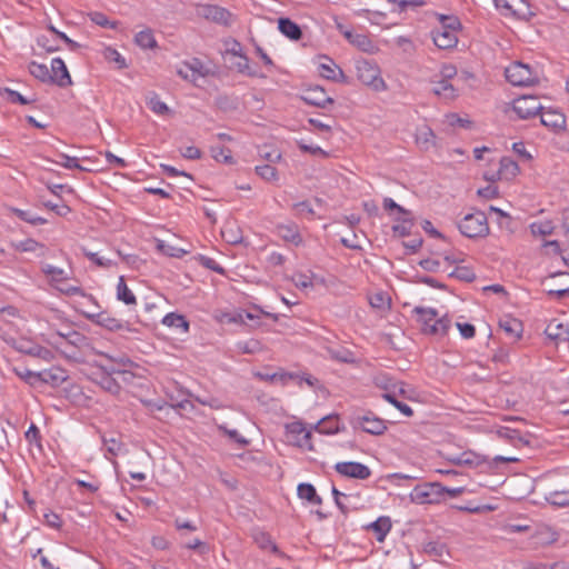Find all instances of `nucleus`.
I'll return each mask as SVG.
<instances>
[{"mask_svg":"<svg viewBox=\"0 0 569 569\" xmlns=\"http://www.w3.org/2000/svg\"><path fill=\"white\" fill-rule=\"evenodd\" d=\"M413 312L418 315L421 330L428 335L443 336L450 328V320L446 317L437 318L438 312L433 308L416 307Z\"/></svg>","mask_w":569,"mask_h":569,"instance_id":"nucleus-1","label":"nucleus"},{"mask_svg":"<svg viewBox=\"0 0 569 569\" xmlns=\"http://www.w3.org/2000/svg\"><path fill=\"white\" fill-rule=\"evenodd\" d=\"M458 229L467 238H485L490 231L487 216L482 211L466 214L458 222Z\"/></svg>","mask_w":569,"mask_h":569,"instance_id":"nucleus-2","label":"nucleus"},{"mask_svg":"<svg viewBox=\"0 0 569 569\" xmlns=\"http://www.w3.org/2000/svg\"><path fill=\"white\" fill-rule=\"evenodd\" d=\"M52 343L64 353H74V350H82L90 346L89 339L77 330L56 331L51 336Z\"/></svg>","mask_w":569,"mask_h":569,"instance_id":"nucleus-3","label":"nucleus"},{"mask_svg":"<svg viewBox=\"0 0 569 569\" xmlns=\"http://www.w3.org/2000/svg\"><path fill=\"white\" fill-rule=\"evenodd\" d=\"M506 79L512 86L528 87L539 82L537 71H533L529 64L516 61L505 70Z\"/></svg>","mask_w":569,"mask_h":569,"instance_id":"nucleus-4","label":"nucleus"},{"mask_svg":"<svg viewBox=\"0 0 569 569\" xmlns=\"http://www.w3.org/2000/svg\"><path fill=\"white\" fill-rule=\"evenodd\" d=\"M446 487L440 482L417 485L410 492V499L419 505L439 503L445 496Z\"/></svg>","mask_w":569,"mask_h":569,"instance_id":"nucleus-5","label":"nucleus"},{"mask_svg":"<svg viewBox=\"0 0 569 569\" xmlns=\"http://www.w3.org/2000/svg\"><path fill=\"white\" fill-rule=\"evenodd\" d=\"M357 77L363 84L372 88L375 91L386 89L385 80L380 76L379 67L368 60H359L356 64Z\"/></svg>","mask_w":569,"mask_h":569,"instance_id":"nucleus-6","label":"nucleus"},{"mask_svg":"<svg viewBox=\"0 0 569 569\" xmlns=\"http://www.w3.org/2000/svg\"><path fill=\"white\" fill-rule=\"evenodd\" d=\"M493 3L505 17L529 21L535 16L526 0H493Z\"/></svg>","mask_w":569,"mask_h":569,"instance_id":"nucleus-7","label":"nucleus"},{"mask_svg":"<svg viewBox=\"0 0 569 569\" xmlns=\"http://www.w3.org/2000/svg\"><path fill=\"white\" fill-rule=\"evenodd\" d=\"M512 110L520 119H530L539 114L543 107L536 96H521L512 101Z\"/></svg>","mask_w":569,"mask_h":569,"instance_id":"nucleus-8","label":"nucleus"},{"mask_svg":"<svg viewBox=\"0 0 569 569\" xmlns=\"http://www.w3.org/2000/svg\"><path fill=\"white\" fill-rule=\"evenodd\" d=\"M353 428H359L363 432L380 436L387 430L386 421L375 416L372 412H367L362 416H356L351 420Z\"/></svg>","mask_w":569,"mask_h":569,"instance_id":"nucleus-9","label":"nucleus"},{"mask_svg":"<svg viewBox=\"0 0 569 569\" xmlns=\"http://www.w3.org/2000/svg\"><path fill=\"white\" fill-rule=\"evenodd\" d=\"M83 317L88 320H90L92 323L98 325L109 331H120V330H128V331H134L133 329H130L129 323L121 321L119 319H116L111 317L108 312L101 311V312H82Z\"/></svg>","mask_w":569,"mask_h":569,"instance_id":"nucleus-10","label":"nucleus"},{"mask_svg":"<svg viewBox=\"0 0 569 569\" xmlns=\"http://www.w3.org/2000/svg\"><path fill=\"white\" fill-rule=\"evenodd\" d=\"M335 470L348 478L365 480L371 476V470L368 466L357 461H342L335 465Z\"/></svg>","mask_w":569,"mask_h":569,"instance_id":"nucleus-11","label":"nucleus"},{"mask_svg":"<svg viewBox=\"0 0 569 569\" xmlns=\"http://www.w3.org/2000/svg\"><path fill=\"white\" fill-rule=\"evenodd\" d=\"M520 172V168L518 163L512 160L510 157H502L500 159V167L499 170L496 173H492L491 176L486 174L485 179L491 182H495L496 180H512L516 178Z\"/></svg>","mask_w":569,"mask_h":569,"instance_id":"nucleus-12","label":"nucleus"},{"mask_svg":"<svg viewBox=\"0 0 569 569\" xmlns=\"http://www.w3.org/2000/svg\"><path fill=\"white\" fill-rule=\"evenodd\" d=\"M50 83L57 84L60 88H66L72 84L71 76L64 61L61 58H53L51 60Z\"/></svg>","mask_w":569,"mask_h":569,"instance_id":"nucleus-13","label":"nucleus"},{"mask_svg":"<svg viewBox=\"0 0 569 569\" xmlns=\"http://www.w3.org/2000/svg\"><path fill=\"white\" fill-rule=\"evenodd\" d=\"M301 98L306 103L318 108H326L333 103V99L320 86L308 87L303 90Z\"/></svg>","mask_w":569,"mask_h":569,"instance_id":"nucleus-14","label":"nucleus"},{"mask_svg":"<svg viewBox=\"0 0 569 569\" xmlns=\"http://www.w3.org/2000/svg\"><path fill=\"white\" fill-rule=\"evenodd\" d=\"M201 14L216 23L224 27L231 26L233 22V14L226 8L216 4H206L201 9Z\"/></svg>","mask_w":569,"mask_h":569,"instance_id":"nucleus-15","label":"nucleus"},{"mask_svg":"<svg viewBox=\"0 0 569 569\" xmlns=\"http://www.w3.org/2000/svg\"><path fill=\"white\" fill-rule=\"evenodd\" d=\"M540 122L553 132H559L566 127V117L557 109H543L540 112Z\"/></svg>","mask_w":569,"mask_h":569,"instance_id":"nucleus-16","label":"nucleus"},{"mask_svg":"<svg viewBox=\"0 0 569 569\" xmlns=\"http://www.w3.org/2000/svg\"><path fill=\"white\" fill-rule=\"evenodd\" d=\"M346 40L362 52L373 54L379 51L378 46L367 33L347 32Z\"/></svg>","mask_w":569,"mask_h":569,"instance_id":"nucleus-17","label":"nucleus"},{"mask_svg":"<svg viewBox=\"0 0 569 569\" xmlns=\"http://www.w3.org/2000/svg\"><path fill=\"white\" fill-rule=\"evenodd\" d=\"M323 62L319 64V73L322 78L336 82H346V76L342 69L329 57H323Z\"/></svg>","mask_w":569,"mask_h":569,"instance_id":"nucleus-18","label":"nucleus"},{"mask_svg":"<svg viewBox=\"0 0 569 569\" xmlns=\"http://www.w3.org/2000/svg\"><path fill=\"white\" fill-rule=\"evenodd\" d=\"M103 450H104V457L112 462V465L116 467L118 462L113 459L118 455L122 453L126 446L124 443L114 436H107L103 435L101 437Z\"/></svg>","mask_w":569,"mask_h":569,"instance_id":"nucleus-19","label":"nucleus"},{"mask_svg":"<svg viewBox=\"0 0 569 569\" xmlns=\"http://www.w3.org/2000/svg\"><path fill=\"white\" fill-rule=\"evenodd\" d=\"M287 432L295 437L296 443L299 447H306L309 450H312L313 447L310 442L311 431L307 430L302 422H292L287 425Z\"/></svg>","mask_w":569,"mask_h":569,"instance_id":"nucleus-20","label":"nucleus"},{"mask_svg":"<svg viewBox=\"0 0 569 569\" xmlns=\"http://www.w3.org/2000/svg\"><path fill=\"white\" fill-rule=\"evenodd\" d=\"M433 43L439 49H452L458 43L457 33L451 30H442L435 28L431 32Z\"/></svg>","mask_w":569,"mask_h":569,"instance_id":"nucleus-21","label":"nucleus"},{"mask_svg":"<svg viewBox=\"0 0 569 569\" xmlns=\"http://www.w3.org/2000/svg\"><path fill=\"white\" fill-rule=\"evenodd\" d=\"M545 333L555 341H567L569 339V323L552 319L546 327Z\"/></svg>","mask_w":569,"mask_h":569,"instance_id":"nucleus-22","label":"nucleus"},{"mask_svg":"<svg viewBox=\"0 0 569 569\" xmlns=\"http://www.w3.org/2000/svg\"><path fill=\"white\" fill-rule=\"evenodd\" d=\"M276 229L282 240L291 242L297 247L302 244V237L296 223L278 224Z\"/></svg>","mask_w":569,"mask_h":569,"instance_id":"nucleus-23","label":"nucleus"},{"mask_svg":"<svg viewBox=\"0 0 569 569\" xmlns=\"http://www.w3.org/2000/svg\"><path fill=\"white\" fill-rule=\"evenodd\" d=\"M91 380L98 386H100L103 390L112 395L119 393L121 389L120 385L116 381V379L111 375H108L106 372L93 371L91 375Z\"/></svg>","mask_w":569,"mask_h":569,"instance_id":"nucleus-24","label":"nucleus"},{"mask_svg":"<svg viewBox=\"0 0 569 569\" xmlns=\"http://www.w3.org/2000/svg\"><path fill=\"white\" fill-rule=\"evenodd\" d=\"M279 31L290 40L298 41L302 38V30L298 23L290 18L278 19Z\"/></svg>","mask_w":569,"mask_h":569,"instance_id":"nucleus-25","label":"nucleus"},{"mask_svg":"<svg viewBox=\"0 0 569 569\" xmlns=\"http://www.w3.org/2000/svg\"><path fill=\"white\" fill-rule=\"evenodd\" d=\"M432 92L447 100H453L458 97V89L455 84L446 79L440 78L437 81H432Z\"/></svg>","mask_w":569,"mask_h":569,"instance_id":"nucleus-26","label":"nucleus"},{"mask_svg":"<svg viewBox=\"0 0 569 569\" xmlns=\"http://www.w3.org/2000/svg\"><path fill=\"white\" fill-rule=\"evenodd\" d=\"M107 359V363H97V371L98 372H106L108 375H116V373H124L126 370L123 369L126 365L129 362L128 359H113L107 355H104Z\"/></svg>","mask_w":569,"mask_h":569,"instance_id":"nucleus-27","label":"nucleus"},{"mask_svg":"<svg viewBox=\"0 0 569 569\" xmlns=\"http://www.w3.org/2000/svg\"><path fill=\"white\" fill-rule=\"evenodd\" d=\"M222 239L230 244H239L242 242V231L236 221H227L221 229Z\"/></svg>","mask_w":569,"mask_h":569,"instance_id":"nucleus-28","label":"nucleus"},{"mask_svg":"<svg viewBox=\"0 0 569 569\" xmlns=\"http://www.w3.org/2000/svg\"><path fill=\"white\" fill-rule=\"evenodd\" d=\"M368 530H372L375 532L376 539L379 542H382L391 530V520L389 517L382 516L379 517L376 521L369 523L366 527Z\"/></svg>","mask_w":569,"mask_h":569,"instance_id":"nucleus-29","label":"nucleus"},{"mask_svg":"<svg viewBox=\"0 0 569 569\" xmlns=\"http://www.w3.org/2000/svg\"><path fill=\"white\" fill-rule=\"evenodd\" d=\"M37 380L52 386H58L67 380V375L64 370L56 368L39 372V375H37Z\"/></svg>","mask_w":569,"mask_h":569,"instance_id":"nucleus-30","label":"nucleus"},{"mask_svg":"<svg viewBox=\"0 0 569 569\" xmlns=\"http://www.w3.org/2000/svg\"><path fill=\"white\" fill-rule=\"evenodd\" d=\"M499 327L511 338L518 339L522 332V323L516 318L505 317L500 319Z\"/></svg>","mask_w":569,"mask_h":569,"instance_id":"nucleus-31","label":"nucleus"},{"mask_svg":"<svg viewBox=\"0 0 569 569\" xmlns=\"http://www.w3.org/2000/svg\"><path fill=\"white\" fill-rule=\"evenodd\" d=\"M162 325L170 328L181 329L182 332H188L190 328L189 321L186 317L176 312L166 315L162 319Z\"/></svg>","mask_w":569,"mask_h":569,"instance_id":"nucleus-32","label":"nucleus"},{"mask_svg":"<svg viewBox=\"0 0 569 569\" xmlns=\"http://www.w3.org/2000/svg\"><path fill=\"white\" fill-rule=\"evenodd\" d=\"M297 493L300 499H305L313 505H321L322 498L317 493L316 488L311 483H300L297 488Z\"/></svg>","mask_w":569,"mask_h":569,"instance_id":"nucleus-33","label":"nucleus"},{"mask_svg":"<svg viewBox=\"0 0 569 569\" xmlns=\"http://www.w3.org/2000/svg\"><path fill=\"white\" fill-rule=\"evenodd\" d=\"M415 226V218L412 212L408 210L407 214H402L401 223L392 226V231L398 237H408L411 233V229Z\"/></svg>","mask_w":569,"mask_h":569,"instance_id":"nucleus-34","label":"nucleus"},{"mask_svg":"<svg viewBox=\"0 0 569 569\" xmlns=\"http://www.w3.org/2000/svg\"><path fill=\"white\" fill-rule=\"evenodd\" d=\"M315 429L320 433L331 435L339 431V419L338 416H327L320 419Z\"/></svg>","mask_w":569,"mask_h":569,"instance_id":"nucleus-35","label":"nucleus"},{"mask_svg":"<svg viewBox=\"0 0 569 569\" xmlns=\"http://www.w3.org/2000/svg\"><path fill=\"white\" fill-rule=\"evenodd\" d=\"M28 70L31 76H33L36 79L43 83H50V70L44 63H39L37 61H31L28 64Z\"/></svg>","mask_w":569,"mask_h":569,"instance_id":"nucleus-36","label":"nucleus"},{"mask_svg":"<svg viewBox=\"0 0 569 569\" xmlns=\"http://www.w3.org/2000/svg\"><path fill=\"white\" fill-rule=\"evenodd\" d=\"M435 139L436 136L429 127H423L419 129V131L416 134V142L423 150H429L431 147H433Z\"/></svg>","mask_w":569,"mask_h":569,"instance_id":"nucleus-37","label":"nucleus"},{"mask_svg":"<svg viewBox=\"0 0 569 569\" xmlns=\"http://www.w3.org/2000/svg\"><path fill=\"white\" fill-rule=\"evenodd\" d=\"M117 298L128 306L136 305L137 299L133 292L128 288L124 278L121 276L117 286Z\"/></svg>","mask_w":569,"mask_h":569,"instance_id":"nucleus-38","label":"nucleus"},{"mask_svg":"<svg viewBox=\"0 0 569 569\" xmlns=\"http://www.w3.org/2000/svg\"><path fill=\"white\" fill-rule=\"evenodd\" d=\"M369 303L373 309L386 311L391 307V299L386 292L378 291L369 297Z\"/></svg>","mask_w":569,"mask_h":569,"instance_id":"nucleus-39","label":"nucleus"},{"mask_svg":"<svg viewBox=\"0 0 569 569\" xmlns=\"http://www.w3.org/2000/svg\"><path fill=\"white\" fill-rule=\"evenodd\" d=\"M134 42L142 49H153L157 47V41L151 29L138 32L134 37Z\"/></svg>","mask_w":569,"mask_h":569,"instance_id":"nucleus-40","label":"nucleus"},{"mask_svg":"<svg viewBox=\"0 0 569 569\" xmlns=\"http://www.w3.org/2000/svg\"><path fill=\"white\" fill-rule=\"evenodd\" d=\"M472 77L473 76L468 71H463L461 74H458L457 68L453 64H443L440 69V78L449 81L455 78L458 80H467Z\"/></svg>","mask_w":569,"mask_h":569,"instance_id":"nucleus-41","label":"nucleus"},{"mask_svg":"<svg viewBox=\"0 0 569 569\" xmlns=\"http://www.w3.org/2000/svg\"><path fill=\"white\" fill-rule=\"evenodd\" d=\"M422 550L433 558H442L448 552L447 546L440 541H428L423 543Z\"/></svg>","mask_w":569,"mask_h":569,"instance_id":"nucleus-42","label":"nucleus"},{"mask_svg":"<svg viewBox=\"0 0 569 569\" xmlns=\"http://www.w3.org/2000/svg\"><path fill=\"white\" fill-rule=\"evenodd\" d=\"M41 270L50 278L51 282H60L68 279V276L62 268L44 263L42 264Z\"/></svg>","mask_w":569,"mask_h":569,"instance_id":"nucleus-43","label":"nucleus"},{"mask_svg":"<svg viewBox=\"0 0 569 569\" xmlns=\"http://www.w3.org/2000/svg\"><path fill=\"white\" fill-rule=\"evenodd\" d=\"M147 106L152 112H154L159 116H164L170 112L169 107L163 101L160 100V98L157 93H152L148 98Z\"/></svg>","mask_w":569,"mask_h":569,"instance_id":"nucleus-44","label":"nucleus"},{"mask_svg":"<svg viewBox=\"0 0 569 569\" xmlns=\"http://www.w3.org/2000/svg\"><path fill=\"white\" fill-rule=\"evenodd\" d=\"M102 56L108 62H114L119 69L127 68L126 59L114 48L104 47Z\"/></svg>","mask_w":569,"mask_h":569,"instance_id":"nucleus-45","label":"nucleus"},{"mask_svg":"<svg viewBox=\"0 0 569 569\" xmlns=\"http://www.w3.org/2000/svg\"><path fill=\"white\" fill-rule=\"evenodd\" d=\"M11 211L21 220L32 224V226H39V224H44L47 223V219L42 218V217H39V216H34L32 214L30 211H27V210H21V209H18V208H12Z\"/></svg>","mask_w":569,"mask_h":569,"instance_id":"nucleus-46","label":"nucleus"},{"mask_svg":"<svg viewBox=\"0 0 569 569\" xmlns=\"http://www.w3.org/2000/svg\"><path fill=\"white\" fill-rule=\"evenodd\" d=\"M497 435L499 438L509 440L512 443H517V442H523L526 445L529 443L527 440L526 441L523 440L521 433L518 430L511 429L508 427H501L500 429H498Z\"/></svg>","mask_w":569,"mask_h":569,"instance_id":"nucleus-47","label":"nucleus"},{"mask_svg":"<svg viewBox=\"0 0 569 569\" xmlns=\"http://www.w3.org/2000/svg\"><path fill=\"white\" fill-rule=\"evenodd\" d=\"M449 277L465 282H472L476 279V273L470 267L461 266L456 267L455 270L449 273Z\"/></svg>","mask_w":569,"mask_h":569,"instance_id":"nucleus-48","label":"nucleus"},{"mask_svg":"<svg viewBox=\"0 0 569 569\" xmlns=\"http://www.w3.org/2000/svg\"><path fill=\"white\" fill-rule=\"evenodd\" d=\"M89 18L93 23H96L97 26H100L102 28L117 29L118 24H119L118 21L109 20L104 13L99 12V11L90 12Z\"/></svg>","mask_w":569,"mask_h":569,"instance_id":"nucleus-49","label":"nucleus"},{"mask_svg":"<svg viewBox=\"0 0 569 569\" xmlns=\"http://www.w3.org/2000/svg\"><path fill=\"white\" fill-rule=\"evenodd\" d=\"M382 398L387 400L389 403H391L393 407H396L406 417H411L413 415V410L411 409V407L405 402L399 401L395 393H383Z\"/></svg>","mask_w":569,"mask_h":569,"instance_id":"nucleus-50","label":"nucleus"},{"mask_svg":"<svg viewBox=\"0 0 569 569\" xmlns=\"http://www.w3.org/2000/svg\"><path fill=\"white\" fill-rule=\"evenodd\" d=\"M256 172L259 177H261L266 181L278 180L277 169L270 164L257 166Z\"/></svg>","mask_w":569,"mask_h":569,"instance_id":"nucleus-51","label":"nucleus"},{"mask_svg":"<svg viewBox=\"0 0 569 569\" xmlns=\"http://www.w3.org/2000/svg\"><path fill=\"white\" fill-rule=\"evenodd\" d=\"M460 462L462 466L479 467L486 462V459L472 451H465L462 452V460H460Z\"/></svg>","mask_w":569,"mask_h":569,"instance_id":"nucleus-52","label":"nucleus"},{"mask_svg":"<svg viewBox=\"0 0 569 569\" xmlns=\"http://www.w3.org/2000/svg\"><path fill=\"white\" fill-rule=\"evenodd\" d=\"M12 247L20 252H33L38 248L42 247V244L34 239L29 238L19 242H13Z\"/></svg>","mask_w":569,"mask_h":569,"instance_id":"nucleus-53","label":"nucleus"},{"mask_svg":"<svg viewBox=\"0 0 569 569\" xmlns=\"http://www.w3.org/2000/svg\"><path fill=\"white\" fill-rule=\"evenodd\" d=\"M313 277H315L313 273H311L309 276V274L303 273V272H297V273L293 274L292 280H293L296 287H298L300 289H307V288H312L313 287V282H312V278Z\"/></svg>","mask_w":569,"mask_h":569,"instance_id":"nucleus-54","label":"nucleus"},{"mask_svg":"<svg viewBox=\"0 0 569 569\" xmlns=\"http://www.w3.org/2000/svg\"><path fill=\"white\" fill-rule=\"evenodd\" d=\"M441 26L438 29L442 30H451L457 33L459 28L461 27L460 21L455 16H441L440 18Z\"/></svg>","mask_w":569,"mask_h":569,"instance_id":"nucleus-55","label":"nucleus"},{"mask_svg":"<svg viewBox=\"0 0 569 569\" xmlns=\"http://www.w3.org/2000/svg\"><path fill=\"white\" fill-rule=\"evenodd\" d=\"M184 68H187L191 72L192 80L198 77H204L207 71L203 70L202 62L194 58L190 62L184 63Z\"/></svg>","mask_w":569,"mask_h":569,"instance_id":"nucleus-56","label":"nucleus"},{"mask_svg":"<svg viewBox=\"0 0 569 569\" xmlns=\"http://www.w3.org/2000/svg\"><path fill=\"white\" fill-rule=\"evenodd\" d=\"M219 431L223 432L230 439H232L238 445L244 447L249 443V441L241 436L236 429H228L227 426L220 425L218 426Z\"/></svg>","mask_w":569,"mask_h":569,"instance_id":"nucleus-57","label":"nucleus"},{"mask_svg":"<svg viewBox=\"0 0 569 569\" xmlns=\"http://www.w3.org/2000/svg\"><path fill=\"white\" fill-rule=\"evenodd\" d=\"M240 59H241V61H239L236 64L237 70L240 73H244L249 77H263L262 74H259L253 68H251V66L249 63V59L246 54H243Z\"/></svg>","mask_w":569,"mask_h":569,"instance_id":"nucleus-58","label":"nucleus"},{"mask_svg":"<svg viewBox=\"0 0 569 569\" xmlns=\"http://www.w3.org/2000/svg\"><path fill=\"white\" fill-rule=\"evenodd\" d=\"M60 158H61V161L58 163L67 169H79L81 171L88 170L87 168L82 167L79 163V160L76 157H70L68 154L61 153Z\"/></svg>","mask_w":569,"mask_h":569,"instance_id":"nucleus-59","label":"nucleus"},{"mask_svg":"<svg viewBox=\"0 0 569 569\" xmlns=\"http://www.w3.org/2000/svg\"><path fill=\"white\" fill-rule=\"evenodd\" d=\"M3 93L6 96V98L11 102V103H19V104H28L30 103V100H28L27 98H24L21 93H19L18 91L16 90H12L10 88H6L3 90Z\"/></svg>","mask_w":569,"mask_h":569,"instance_id":"nucleus-60","label":"nucleus"},{"mask_svg":"<svg viewBox=\"0 0 569 569\" xmlns=\"http://www.w3.org/2000/svg\"><path fill=\"white\" fill-rule=\"evenodd\" d=\"M383 209L386 211L390 212V214H392L393 211H396L397 213H400V214L408 213V209L401 207L392 198H389V197L383 199Z\"/></svg>","mask_w":569,"mask_h":569,"instance_id":"nucleus-61","label":"nucleus"},{"mask_svg":"<svg viewBox=\"0 0 569 569\" xmlns=\"http://www.w3.org/2000/svg\"><path fill=\"white\" fill-rule=\"evenodd\" d=\"M83 254L99 267L109 268L113 264L111 260L101 258L98 253L88 251L87 249H83Z\"/></svg>","mask_w":569,"mask_h":569,"instance_id":"nucleus-62","label":"nucleus"},{"mask_svg":"<svg viewBox=\"0 0 569 569\" xmlns=\"http://www.w3.org/2000/svg\"><path fill=\"white\" fill-rule=\"evenodd\" d=\"M211 151H212V157L217 161L222 160L226 163H231L232 162V157L230 154V150L224 149L222 147H219V148H212Z\"/></svg>","mask_w":569,"mask_h":569,"instance_id":"nucleus-63","label":"nucleus"},{"mask_svg":"<svg viewBox=\"0 0 569 569\" xmlns=\"http://www.w3.org/2000/svg\"><path fill=\"white\" fill-rule=\"evenodd\" d=\"M293 209L297 211L298 216H308L313 217L315 210L312 209L310 202L301 201L293 204Z\"/></svg>","mask_w":569,"mask_h":569,"instance_id":"nucleus-64","label":"nucleus"}]
</instances>
